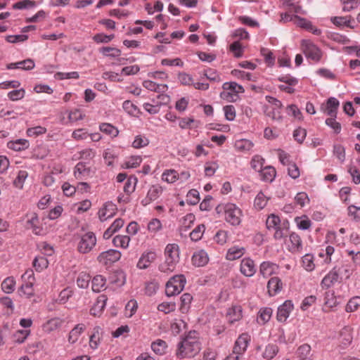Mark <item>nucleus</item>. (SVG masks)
<instances>
[{"label": "nucleus", "instance_id": "nucleus-16", "mask_svg": "<svg viewBox=\"0 0 360 360\" xmlns=\"http://www.w3.org/2000/svg\"><path fill=\"white\" fill-rule=\"evenodd\" d=\"M242 307L239 305L233 306L228 309L226 316L230 323L233 324L240 320L243 317Z\"/></svg>", "mask_w": 360, "mask_h": 360}, {"label": "nucleus", "instance_id": "nucleus-31", "mask_svg": "<svg viewBox=\"0 0 360 360\" xmlns=\"http://www.w3.org/2000/svg\"><path fill=\"white\" fill-rule=\"evenodd\" d=\"M269 198L262 191L259 192L254 200L255 207L258 210H262L266 205Z\"/></svg>", "mask_w": 360, "mask_h": 360}, {"label": "nucleus", "instance_id": "nucleus-26", "mask_svg": "<svg viewBox=\"0 0 360 360\" xmlns=\"http://www.w3.org/2000/svg\"><path fill=\"white\" fill-rule=\"evenodd\" d=\"M179 246L176 244H168L165 250V257L179 262Z\"/></svg>", "mask_w": 360, "mask_h": 360}, {"label": "nucleus", "instance_id": "nucleus-41", "mask_svg": "<svg viewBox=\"0 0 360 360\" xmlns=\"http://www.w3.org/2000/svg\"><path fill=\"white\" fill-rule=\"evenodd\" d=\"M299 0H284V4L287 9L295 13H303L302 7L298 4Z\"/></svg>", "mask_w": 360, "mask_h": 360}, {"label": "nucleus", "instance_id": "nucleus-11", "mask_svg": "<svg viewBox=\"0 0 360 360\" xmlns=\"http://www.w3.org/2000/svg\"><path fill=\"white\" fill-rule=\"evenodd\" d=\"M278 270V266L271 262H263L259 266V274L264 277L267 278L276 274Z\"/></svg>", "mask_w": 360, "mask_h": 360}, {"label": "nucleus", "instance_id": "nucleus-15", "mask_svg": "<svg viewBox=\"0 0 360 360\" xmlns=\"http://www.w3.org/2000/svg\"><path fill=\"white\" fill-rule=\"evenodd\" d=\"M339 105V101L335 97H330L326 101L324 111L330 117H337Z\"/></svg>", "mask_w": 360, "mask_h": 360}, {"label": "nucleus", "instance_id": "nucleus-37", "mask_svg": "<svg viewBox=\"0 0 360 360\" xmlns=\"http://www.w3.org/2000/svg\"><path fill=\"white\" fill-rule=\"evenodd\" d=\"M99 129L102 132L112 137H116L119 134L118 129L109 123L101 124L99 126Z\"/></svg>", "mask_w": 360, "mask_h": 360}, {"label": "nucleus", "instance_id": "nucleus-39", "mask_svg": "<svg viewBox=\"0 0 360 360\" xmlns=\"http://www.w3.org/2000/svg\"><path fill=\"white\" fill-rule=\"evenodd\" d=\"M352 20L351 16H341V17H333L331 18V22L338 27L346 26L348 27H352L350 25Z\"/></svg>", "mask_w": 360, "mask_h": 360}, {"label": "nucleus", "instance_id": "nucleus-17", "mask_svg": "<svg viewBox=\"0 0 360 360\" xmlns=\"http://www.w3.org/2000/svg\"><path fill=\"white\" fill-rule=\"evenodd\" d=\"M155 258L156 255L154 252L144 253L140 257L137 263V267L140 269H145L150 265Z\"/></svg>", "mask_w": 360, "mask_h": 360}, {"label": "nucleus", "instance_id": "nucleus-56", "mask_svg": "<svg viewBox=\"0 0 360 360\" xmlns=\"http://www.w3.org/2000/svg\"><path fill=\"white\" fill-rule=\"evenodd\" d=\"M336 117H330V118H327L325 121L326 124L330 127L334 133L336 134H339L341 131V124L340 122L336 121Z\"/></svg>", "mask_w": 360, "mask_h": 360}, {"label": "nucleus", "instance_id": "nucleus-8", "mask_svg": "<svg viewBox=\"0 0 360 360\" xmlns=\"http://www.w3.org/2000/svg\"><path fill=\"white\" fill-rule=\"evenodd\" d=\"M293 309V304L290 300L285 301L278 307L276 319L279 322H285L289 317V315Z\"/></svg>", "mask_w": 360, "mask_h": 360}, {"label": "nucleus", "instance_id": "nucleus-27", "mask_svg": "<svg viewBox=\"0 0 360 360\" xmlns=\"http://www.w3.org/2000/svg\"><path fill=\"white\" fill-rule=\"evenodd\" d=\"M105 278L101 275L94 277L91 281V288L94 292H99L105 288Z\"/></svg>", "mask_w": 360, "mask_h": 360}, {"label": "nucleus", "instance_id": "nucleus-44", "mask_svg": "<svg viewBox=\"0 0 360 360\" xmlns=\"http://www.w3.org/2000/svg\"><path fill=\"white\" fill-rule=\"evenodd\" d=\"M37 6L36 1L33 0H22L13 5V9H28L34 8Z\"/></svg>", "mask_w": 360, "mask_h": 360}, {"label": "nucleus", "instance_id": "nucleus-47", "mask_svg": "<svg viewBox=\"0 0 360 360\" xmlns=\"http://www.w3.org/2000/svg\"><path fill=\"white\" fill-rule=\"evenodd\" d=\"M302 266L307 271L314 269V257L312 255L306 254L302 257Z\"/></svg>", "mask_w": 360, "mask_h": 360}, {"label": "nucleus", "instance_id": "nucleus-45", "mask_svg": "<svg viewBox=\"0 0 360 360\" xmlns=\"http://www.w3.org/2000/svg\"><path fill=\"white\" fill-rule=\"evenodd\" d=\"M281 219L278 216L271 214L268 217L266 221V228L270 229H275L280 226Z\"/></svg>", "mask_w": 360, "mask_h": 360}, {"label": "nucleus", "instance_id": "nucleus-52", "mask_svg": "<svg viewBox=\"0 0 360 360\" xmlns=\"http://www.w3.org/2000/svg\"><path fill=\"white\" fill-rule=\"evenodd\" d=\"M100 52L104 56L111 58H116L121 55V51L120 49L108 46L102 47L100 49Z\"/></svg>", "mask_w": 360, "mask_h": 360}, {"label": "nucleus", "instance_id": "nucleus-7", "mask_svg": "<svg viewBox=\"0 0 360 360\" xmlns=\"http://www.w3.org/2000/svg\"><path fill=\"white\" fill-rule=\"evenodd\" d=\"M121 257V252L117 250L110 249L102 252L97 257L98 261L103 264H108L118 261Z\"/></svg>", "mask_w": 360, "mask_h": 360}, {"label": "nucleus", "instance_id": "nucleus-21", "mask_svg": "<svg viewBox=\"0 0 360 360\" xmlns=\"http://www.w3.org/2000/svg\"><path fill=\"white\" fill-rule=\"evenodd\" d=\"M207 254L202 250L194 252L192 256V263L196 266H203L208 262Z\"/></svg>", "mask_w": 360, "mask_h": 360}, {"label": "nucleus", "instance_id": "nucleus-60", "mask_svg": "<svg viewBox=\"0 0 360 360\" xmlns=\"http://www.w3.org/2000/svg\"><path fill=\"white\" fill-rule=\"evenodd\" d=\"M28 176L27 172L25 170H20L18 172V176L14 180V185L18 188H22L23 184Z\"/></svg>", "mask_w": 360, "mask_h": 360}, {"label": "nucleus", "instance_id": "nucleus-29", "mask_svg": "<svg viewBox=\"0 0 360 360\" xmlns=\"http://www.w3.org/2000/svg\"><path fill=\"white\" fill-rule=\"evenodd\" d=\"M86 326L82 323L76 325L69 333L68 341L70 343H75L79 338L80 334L85 330Z\"/></svg>", "mask_w": 360, "mask_h": 360}, {"label": "nucleus", "instance_id": "nucleus-54", "mask_svg": "<svg viewBox=\"0 0 360 360\" xmlns=\"http://www.w3.org/2000/svg\"><path fill=\"white\" fill-rule=\"evenodd\" d=\"M91 279V276L85 273H80L77 279V284L80 288H86L89 286V283Z\"/></svg>", "mask_w": 360, "mask_h": 360}, {"label": "nucleus", "instance_id": "nucleus-35", "mask_svg": "<svg viewBox=\"0 0 360 360\" xmlns=\"http://www.w3.org/2000/svg\"><path fill=\"white\" fill-rule=\"evenodd\" d=\"M130 242V238L128 236L118 235L113 238L112 243L115 247L127 248Z\"/></svg>", "mask_w": 360, "mask_h": 360}, {"label": "nucleus", "instance_id": "nucleus-38", "mask_svg": "<svg viewBox=\"0 0 360 360\" xmlns=\"http://www.w3.org/2000/svg\"><path fill=\"white\" fill-rule=\"evenodd\" d=\"M15 281L13 277H8L1 283V289L6 293H11L14 291Z\"/></svg>", "mask_w": 360, "mask_h": 360}, {"label": "nucleus", "instance_id": "nucleus-61", "mask_svg": "<svg viewBox=\"0 0 360 360\" xmlns=\"http://www.w3.org/2000/svg\"><path fill=\"white\" fill-rule=\"evenodd\" d=\"M30 333V330H18L14 334L15 342L21 344L25 342Z\"/></svg>", "mask_w": 360, "mask_h": 360}, {"label": "nucleus", "instance_id": "nucleus-24", "mask_svg": "<svg viewBox=\"0 0 360 360\" xmlns=\"http://www.w3.org/2000/svg\"><path fill=\"white\" fill-rule=\"evenodd\" d=\"M259 173L261 179L266 182L273 181L276 174L275 168L271 166L264 167Z\"/></svg>", "mask_w": 360, "mask_h": 360}, {"label": "nucleus", "instance_id": "nucleus-3", "mask_svg": "<svg viewBox=\"0 0 360 360\" xmlns=\"http://www.w3.org/2000/svg\"><path fill=\"white\" fill-rule=\"evenodd\" d=\"M77 250L81 254L89 253L96 245L97 238L92 231L77 234Z\"/></svg>", "mask_w": 360, "mask_h": 360}, {"label": "nucleus", "instance_id": "nucleus-57", "mask_svg": "<svg viewBox=\"0 0 360 360\" xmlns=\"http://www.w3.org/2000/svg\"><path fill=\"white\" fill-rule=\"evenodd\" d=\"M141 162L142 158L141 156H131L124 162V165L127 169L136 168L141 164Z\"/></svg>", "mask_w": 360, "mask_h": 360}, {"label": "nucleus", "instance_id": "nucleus-22", "mask_svg": "<svg viewBox=\"0 0 360 360\" xmlns=\"http://www.w3.org/2000/svg\"><path fill=\"white\" fill-rule=\"evenodd\" d=\"M290 251L292 253L300 252L302 250V243L300 236L296 233L290 235Z\"/></svg>", "mask_w": 360, "mask_h": 360}, {"label": "nucleus", "instance_id": "nucleus-34", "mask_svg": "<svg viewBox=\"0 0 360 360\" xmlns=\"http://www.w3.org/2000/svg\"><path fill=\"white\" fill-rule=\"evenodd\" d=\"M222 88L224 90L233 92L235 96H237L238 94H241L245 91L244 88L235 82H225L223 84Z\"/></svg>", "mask_w": 360, "mask_h": 360}, {"label": "nucleus", "instance_id": "nucleus-10", "mask_svg": "<svg viewBox=\"0 0 360 360\" xmlns=\"http://www.w3.org/2000/svg\"><path fill=\"white\" fill-rule=\"evenodd\" d=\"M240 270L244 276L247 277L252 276L256 272L254 261L249 257L243 258L240 262Z\"/></svg>", "mask_w": 360, "mask_h": 360}, {"label": "nucleus", "instance_id": "nucleus-28", "mask_svg": "<svg viewBox=\"0 0 360 360\" xmlns=\"http://www.w3.org/2000/svg\"><path fill=\"white\" fill-rule=\"evenodd\" d=\"M63 323V321L60 318H53L46 321L43 325V328L44 331L51 333L60 328Z\"/></svg>", "mask_w": 360, "mask_h": 360}, {"label": "nucleus", "instance_id": "nucleus-42", "mask_svg": "<svg viewBox=\"0 0 360 360\" xmlns=\"http://www.w3.org/2000/svg\"><path fill=\"white\" fill-rule=\"evenodd\" d=\"M49 265V262L44 256L36 257L33 261V266L36 271H41Z\"/></svg>", "mask_w": 360, "mask_h": 360}, {"label": "nucleus", "instance_id": "nucleus-13", "mask_svg": "<svg viewBox=\"0 0 360 360\" xmlns=\"http://www.w3.org/2000/svg\"><path fill=\"white\" fill-rule=\"evenodd\" d=\"M339 279V272L336 267L333 268L327 275L322 279L321 285L322 288H329Z\"/></svg>", "mask_w": 360, "mask_h": 360}, {"label": "nucleus", "instance_id": "nucleus-62", "mask_svg": "<svg viewBox=\"0 0 360 360\" xmlns=\"http://www.w3.org/2000/svg\"><path fill=\"white\" fill-rule=\"evenodd\" d=\"M225 117L229 121H233L236 118V108L232 105H225L223 108Z\"/></svg>", "mask_w": 360, "mask_h": 360}, {"label": "nucleus", "instance_id": "nucleus-46", "mask_svg": "<svg viewBox=\"0 0 360 360\" xmlns=\"http://www.w3.org/2000/svg\"><path fill=\"white\" fill-rule=\"evenodd\" d=\"M205 226L204 224H200L195 227L190 233L191 239L193 241H198L202 237Z\"/></svg>", "mask_w": 360, "mask_h": 360}, {"label": "nucleus", "instance_id": "nucleus-59", "mask_svg": "<svg viewBox=\"0 0 360 360\" xmlns=\"http://www.w3.org/2000/svg\"><path fill=\"white\" fill-rule=\"evenodd\" d=\"M122 108L128 114L131 115H136L139 112L137 106L129 100L124 101Z\"/></svg>", "mask_w": 360, "mask_h": 360}, {"label": "nucleus", "instance_id": "nucleus-12", "mask_svg": "<svg viewBox=\"0 0 360 360\" xmlns=\"http://www.w3.org/2000/svg\"><path fill=\"white\" fill-rule=\"evenodd\" d=\"M91 174V168L86 167V164L82 162H78L74 169V175L77 179H86Z\"/></svg>", "mask_w": 360, "mask_h": 360}, {"label": "nucleus", "instance_id": "nucleus-55", "mask_svg": "<svg viewBox=\"0 0 360 360\" xmlns=\"http://www.w3.org/2000/svg\"><path fill=\"white\" fill-rule=\"evenodd\" d=\"M25 90L22 88L19 89H15L8 93V97L13 101H19L25 97Z\"/></svg>", "mask_w": 360, "mask_h": 360}, {"label": "nucleus", "instance_id": "nucleus-5", "mask_svg": "<svg viewBox=\"0 0 360 360\" xmlns=\"http://www.w3.org/2000/svg\"><path fill=\"white\" fill-rule=\"evenodd\" d=\"M302 49L305 56L315 62H319L321 58V51L309 40L303 39L301 43Z\"/></svg>", "mask_w": 360, "mask_h": 360}, {"label": "nucleus", "instance_id": "nucleus-40", "mask_svg": "<svg viewBox=\"0 0 360 360\" xmlns=\"http://www.w3.org/2000/svg\"><path fill=\"white\" fill-rule=\"evenodd\" d=\"M100 330L101 328L99 327L94 328L93 333L90 335L89 345L91 348L94 349L98 347L100 342Z\"/></svg>", "mask_w": 360, "mask_h": 360}, {"label": "nucleus", "instance_id": "nucleus-51", "mask_svg": "<svg viewBox=\"0 0 360 360\" xmlns=\"http://www.w3.org/2000/svg\"><path fill=\"white\" fill-rule=\"evenodd\" d=\"M297 355L300 359L310 358L311 347L308 344L300 346L297 350Z\"/></svg>", "mask_w": 360, "mask_h": 360}, {"label": "nucleus", "instance_id": "nucleus-49", "mask_svg": "<svg viewBox=\"0 0 360 360\" xmlns=\"http://www.w3.org/2000/svg\"><path fill=\"white\" fill-rule=\"evenodd\" d=\"M163 181L172 184L178 180L177 172L174 169H168L163 172L162 175Z\"/></svg>", "mask_w": 360, "mask_h": 360}, {"label": "nucleus", "instance_id": "nucleus-6", "mask_svg": "<svg viewBox=\"0 0 360 360\" xmlns=\"http://www.w3.org/2000/svg\"><path fill=\"white\" fill-rule=\"evenodd\" d=\"M250 340L251 338L248 333H245L240 335L235 342L233 353L240 356L243 355L247 350Z\"/></svg>", "mask_w": 360, "mask_h": 360}, {"label": "nucleus", "instance_id": "nucleus-36", "mask_svg": "<svg viewBox=\"0 0 360 360\" xmlns=\"http://www.w3.org/2000/svg\"><path fill=\"white\" fill-rule=\"evenodd\" d=\"M295 221L297 227L301 230H307L311 226V220L306 215L295 217Z\"/></svg>", "mask_w": 360, "mask_h": 360}, {"label": "nucleus", "instance_id": "nucleus-43", "mask_svg": "<svg viewBox=\"0 0 360 360\" xmlns=\"http://www.w3.org/2000/svg\"><path fill=\"white\" fill-rule=\"evenodd\" d=\"M180 300H181L180 310L183 313L186 312L190 307V304L193 300V297L190 293H184L181 296Z\"/></svg>", "mask_w": 360, "mask_h": 360}, {"label": "nucleus", "instance_id": "nucleus-33", "mask_svg": "<svg viewBox=\"0 0 360 360\" xmlns=\"http://www.w3.org/2000/svg\"><path fill=\"white\" fill-rule=\"evenodd\" d=\"M177 263L178 261L165 257V262L160 265L159 269L164 273H171L175 269Z\"/></svg>", "mask_w": 360, "mask_h": 360}, {"label": "nucleus", "instance_id": "nucleus-19", "mask_svg": "<svg viewBox=\"0 0 360 360\" xmlns=\"http://www.w3.org/2000/svg\"><path fill=\"white\" fill-rule=\"evenodd\" d=\"M162 193V188L160 186H153L148 191L146 198L142 201L144 205L149 204L150 202L155 200Z\"/></svg>", "mask_w": 360, "mask_h": 360}, {"label": "nucleus", "instance_id": "nucleus-2", "mask_svg": "<svg viewBox=\"0 0 360 360\" xmlns=\"http://www.w3.org/2000/svg\"><path fill=\"white\" fill-rule=\"evenodd\" d=\"M215 210L217 214L224 212L226 221L232 226H238L241 222L242 211L233 203L219 205Z\"/></svg>", "mask_w": 360, "mask_h": 360}, {"label": "nucleus", "instance_id": "nucleus-14", "mask_svg": "<svg viewBox=\"0 0 360 360\" xmlns=\"http://www.w3.org/2000/svg\"><path fill=\"white\" fill-rule=\"evenodd\" d=\"M268 292L270 296H274L281 291L283 283L278 277H272L267 283Z\"/></svg>", "mask_w": 360, "mask_h": 360}, {"label": "nucleus", "instance_id": "nucleus-4", "mask_svg": "<svg viewBox=\"0 0 360 360\" xmlns=\"http://www.w3.org/2000/svg\"><path fill=\"white\" fill-rule=\"evenodd\" d=\"M186 280L184 275H176L172 277L166 283L165 293L168 297L179 294L184 288Z\"/></svg>", "mask_w": 360, "mask_h": 360}, {"label": "nucleus", "instance_id": "nucleus-18", "mask_svg": "<svg viewBox=\"0 0 360 360\" xmlns=\"http://www.w3.org/2000/svg\"><path fill=\"white\" fill-rule=\"evenodd\" d=\"M245 253V248L233 245L228 249L226 258L229 261H233L240 258Z\"/></svg>", "mask_w": 360, "mask_h": 360}, {"label": "nucleus", "instance_id": "nucleus-1", "mask_svg": "<svg viewBox=\"0 0 360 360\" xmlns=\"http://www.w3.org/2000/svg\"><path fill=\"white\" fill-rule=\"evenodd\" d=\"M201 349V343L198 333L195 331H189L177 345L176 355L178 358H192L196 356Z\"/></svg>", "mask_w": 360, "mask_h": 360}, {"label": "nucleus", "instance_id": "nucleus-20", "mask_svg": "<svg viewBox=\"0 0 360 360\" xmlns=\"http://www.w3.org/2000/svg\"><path fill=\"white\" fill-rule=\"evenodd\" d=\"M278 346L274 343L267 344L262 352V357L266 360L273 359L278 353Z\"/></svg>", "mask_w": 360, "mask_h": 360}, {"label": "nucleus", "instance_id": "nucleus-30", "mask_svg": "<svg viewBox=\"0 0 360 360\" xmlns=\"http://www.w3.org/2000/svg\"><path fill=\"white\" fill-rule=\"evenodd\" d=\"M39 224V218L37 215L34 213L31 218L27 221V228L32 229V231L36 235L41 234V228L38 225Z\"/></svg>", "mask_w": 360, "mask_h": 360}, {"label": "nucleus", "instance_id": "nucleus-50", "mask_svg": "<svg viewBox=\"0 0 360 360\" xmlns=\"http://www.w3.org/2000/svg\"><path fill=\"white\" fill-rule=\"evenodd\" d=\"M137 181L138 180L136 177L131 176L128 178L124 186V193L128 195L132 193L135 191Z\"/></svg>", "mask_w": 360, "mask_h": 360}, {"label": "nucleus", "instance_id": "nucleus-63", "mask_svg": "<svg viewBox=\"0 0 360 360\" xmlns=\"http://www.w3.org/2000/svg\"><path fill=\"white\" fill-rule=\"evenodd\" d=\"M348 215L352 217L355 221H360V207L354 205H349L347 208Z\"/></svg>", "mask_w": 360, "mask_h": 360}, {"label": "nucleus", "instance_id": "nucleus-23", "mask_svg": "<svg viewBox=\"0 0 360 360\" xmlns=\"http://www.w3.org/2000/svg\"><path fill=\"white\" fill-rule=\"evenodd\" d=\"M273 310L271 307H263L259 309L257 314V321L260 325H264L271 319Z\"/></svg>", "mask_w": 360, "mask_h": 360}, {"label": "nucleus", "instance_id": "nucleus-9", "mask_svg": "<svg viewBox=\"0 0 360 360\" xmlns=\"http://www.w3.org/2000/svg\"><path fill=\"white\" fill-rule=\"evenodd\" d=\"M117 207L115 204L111 202H105L103 207L99 210L98 214L101 221H104L109 218H112L116 212Z\"/></svg>", "mask_w": 360, "mask_h": 360}, {"label": "nucleus", "instance_id": "nucleus-48", "mask_svg": "<svg viewBox=\"0 0 360 360\" xmlns=\"http://www.w3.org/2000/svg\"><path fill=\"white\" fill-rule=\"evenodd\" d=\"M186 201L188 204L195 205L200 201L199 192L195 189L190 190L186 195Z\"/></svg>", "mask_w": 360, "mask_h": 360}, {"label": "nucleus", "instance_id": "nucleus-25", "mask_svg": "<svg viewBox=\"0 0 360 360\" xmlns=\"http://www.w3.org/2000/svg\"><path fill=\"white\" fill-rule=\"evenodd\" d=\"M7 147L15 151H20L29 147V142L26 139H20L8 142Z\"/></svg>", "mask_w": 360, "mask_h": 360}, {"label": "nucleus", "instance_id": "nucleus-53", "mask_svg": "<svg viewBox=\"0 0 360 360\" xmlns=\"http://www.w3.org/2000/svg\"><path fill=\"white\" fill-rule=\"evenodd\" d=\"M333 154L342 163L345 160V148L343 146L340 144L334 145Z\"/></svg>", "mask_w": 360, "mask_h": 360}, {"label": "nucleus", "instance_id": "nucleus-32", "mask_svg": "<svg viewBox=\"0 0 360 360\" xmlns=\"http://www.w3.org/2000/svg\"><path fill=\"white\" fill-rule=\"evenodd\" d=\"M167 343L165 341L158 339L151 344L152 350L158 355H163L166 352Z\"/></svg>", "mask_w": 360, "mask_h": 360}, {"label": "nucleus", "instance_id": "nucleus-64", "mask_svg": "<svg viewBox=\"0 0 360 360\" xmlns=\"http://www.w3.org/2000/svg\"><path fill=\"white\" fill-rule=\"evenodd\" d=\"M360 306V297H354L349 300L346 305V311L352 312L357 309Z\"/></svg>", "mask_w": 360, "mask_h": 360}, {"label": "nucleus", "instance_id": "nucleus-58", "mask_svg": "<svg viewBox=\"0 0 360 360\" xmlns=\"http://www.w3.org/2000/svg\"><path fill=\"white\" fill-rule=\"evenodd\" d=\"M343 5L342 10L345 12L356 8L360 4V0H341Z\"/></svg>", "mask_w": 360, "mask_h": 360}]
</instances>
